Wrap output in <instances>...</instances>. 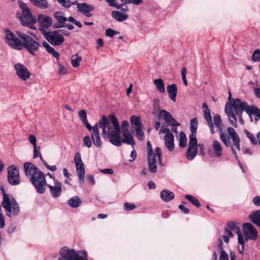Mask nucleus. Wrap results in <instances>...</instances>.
Here are the masks:
<instances>
[{"mask_svg": "<svg viewBox=\"0 0 260 260\" xmlns=\"http://www.w3.org/2000/svg\"><path fill=\"white\" fill-rule=\"evenodd\" d=\"M100 126L102 129V136L104 139H109L113 145L120 147L122 143L131 145L134 147L135 142L129 131L122 132L123 138L121 139L120 125L117 118L113 115L110 116V119L103 116L100 121Z\"/></svg>", "mask_w": 260, "mask_h": 260, "instance_id": "1", "label": "nucleus"}, {"mask_svg": "<svg viewBox=\"0 0 260 260\" xmlns=\"http://www.w3.org/2000/svg\"><path fill=\"white\" fill-rule=\"evenodd\" d=\"M215 125L219 132V138L221 142L227 147H230L231 150L238 160V156L236 149L240 150V138L236 131L231 127L227 128L228 134L223 131V125L221 123V117L219 115H215L213 117Z\"/></svg>", "mask_w": 260, "mask_h": 260, "instance_id": "2", "label": "nucleus"}, {"mask_svg": "<svg viewBox=\"0 0 260 260\" xmlns=\"http://www.w3.org/2000/svg\"><path fill=\"white\" fill-rule=\"evenodd\" d=\"M233 104H227L225 107V112L228 117V119L234 127H238L237 120L236 114L237 116H242V114L245 110L247 114L252 118L251 116L256 109V107L252 105L249 106L247 103L242 102L239 99L233 100Z\"/></svg>", "mask_w": 260, "mask_h": 260, "instance_id": "3", "label": "nucleus"}, {"mask_svg": "<svg viewBox=\"0 0 260 260\" xmlns=\"http://www.w3.org/2000/svg\"><path fill=\"white\" fill-rule=\"evenodd\" d=\"M24 171L37 192L40 194L44 193L45 192L47 184L45 176L42 172L35 165L30 162L24 163Z\"/></svg>", "mask_w": 260, "mask_h": 260, "instance_id": "4", "label": "nucleus"}, {"mask_svg": "<svg viewBox=\"0 0 260 260\" xmlns=\"http://www.w3.org/2000/svg\"><path fill=\"white\" fill-rule=\"evenodd\" d=\"M3 195L2 206L6 210V214L9 217L17 215L19 211V205L13 197L7 194L4 189L2 188Z\"/></svg>", "mask_w": 260, "mask_h": 260, "instance_id": "5", "label": "nucleus"}, {"mask_svg": "<svg viewBox=\"0 0 260 260\" xmlns=\"http://www.w3.org/2000/svg\"><path fill=\"white\" fill-rule=\"evenodd\" d=\"M61 257L58 260H87V253L85 250L76 251L74 249H70L63 247L60 250Z\"/></svg>", "mask_w": 260, "mask_h": 260, "instance_id": "6", "label": "nucleus"}, {"mask_svg": "<svg viewBox=\"0 0 260 260\" xmlns=\"http://www.w3.org/2000/svg\"><path fill=\"white\" fill-rule=\"evenodd\" d=\"M16 34L23 41V46L31 54L35 55V52L38 51L40 47L39 43L28 35L21 31H17Z\"/></svg>", "mask_w": 260, "mask_h": 260, "instance_id": "7", "label": "nucleus"}, {"mask_svg": "<svg viewBox=\"0 0 260 260\" xmlns=\"http://www.w3.org/2000/svg\"><path fill=\"white\" fill-rule=\"evenodd\" d=\"M161 155L162 152L161 149L157 147L154 150V155L148 156L149 170L151 173H154L157 171V161H158L160 165H162Z\"/></svg>", "mask_w": 260, "mask_h": 260, "instance_id": "8", "label": "nucleus"}, {"mask_svg": "<svg viewBox=\"0 0 260 260\" xmlns=\"http://www.w3.org/2000/svg\"><path fill=\"white\" fill-rule=\"evenodd\" d=\"M46 39L53 46H59L64 41V38L60 30H54L46 32Z\"/></svg>", "mask_w": 260, "mask_h": 260, "instance_id": "9", "label": "nucleus"}, {"mask_svg": "<svg viewBox=\"0 0 260 260\" xmlns=\"http://www.w3.org/2000/svg\"><path fill=\"white\" fill-rule=\"evenodd\" d=\"M5 41L11 48L20 50L22 48L23 45L21 41L10 30L7 29L5 31Z\"/></svg>", "mask_w": 260, "mask_h": 260, "instance_id": "10", "label": "nucleus"}, {"mask_svg": "<svg viewBox=\"0 0 260 260\" xmlns=\"http://www.w3.org/2000/svg\"><path fill=\"white\" fill-rule=\"evenodd\" d=\"M8 181L12 185H17L20 183L19 171L14 166H11L8 168Z\"/></svg>", "mask_w": 260, "mask_h": 260, "instance_id": "11", "label": "nucleus"}, {"mask_svg": "<svg viewBox=\"0 0 260 260\" xmlns=\"http://www.w3.org/2000/svg\"><path fill=\"white\" fill-rule=\"evenodd\" d=\"M74 161L79 182L81 183H83L84 179L85 170L81 156L79 152H77L76 153L74 157Z\"/></svg>", "mask_w": 260, "mask_h": 260, "instance_id": "12", "label": "nucleus"}, {"mask_svg": "<svg viewBox=\"0 0 260 260\" xmlns=\"http://www.w3.org/2000/svg\"><path fill=\"white\" fill-rule=\"evenodd\" d=\"M243 234L245 236L244 237L245 242L247 241L248 240H254L257 238V232L254 227L250 223H246L243 224Z\"/></svg>", "mask_w": 260, "mask_h": 260, "instance_id": "13", "label": "nucleus"}, {"mask_svg": "<svg viewBox=\"0 0 260 260\" xmlns=\"http://www.w3.org/2000/svg\"><path fill=\"white\" fill-rule=\"evenodd\" d=\"M16 74L18 77L23 81H26L29 79L31 74L27 68L20 63H17L14 65Z\"/></svg>", "mask_w": 260, "mask_h": 260, "instance_id": "14", "label": "nucleus"}, {"mask_svg": "<svg viewBox=\"0 0 260 260\" xmlns=\"http://www.w3.org/2000/svg\"><path fill=\"white\" fill-rule=\"evenodd\" d=\"M198 151L197 140L189 139V145L186 152V156L188 160L193 159Z\"/></svg>", "mask_w": 260, "mask_h": 260, "instance_id": "15", "label": "nucleus"}, {"mask_svg": "<svg viewBox=\"0 0 260 260\" xmlns=\"http://www.w3.org/2000/svg\"><path fill=\"white\" fill-rule=\"evenodd\" d=\"M22 16L21 17V23L23 25H28L29 23H36V20L32 16L29 8L22 12Z\"/></svg>", "mask_w": 260, "mask_h": 260, "instance_id": "16", "label": "nucleus"}, {"mask_svg": "<svg viewBox=\"0 0 260 260\" xmlns=\"http://www.w3.org/2000/svg\"><path fill=\"white\" fill-rule=\"evenodd\" d=\"M159 117L163 118L168 124L172 126L180 125V124L172 116L171 114L165 110H161L159 111Z\"/></svg>", "mask_w": 260, "mask_h": 260, "instance_id": "17", "label": "nucleus"}, {"mask_svg": "<svg viewBox=\"0 0 260 260\" xmlns=\"http://www.w3.org/2000/svg\"><path fill=\"white\" fill-rule=\"evenodd\" d=\"M77 9L78 11L82 13L86 17H90L92 16V14L90 12L94 10V7L92 5L83 3L77 4Z\"/></svg>", "mask_w": 260, "mask_h": 260, "instance_id": "18", "label": "nucleus"}, {"mask_svg": "<svg viewBox=\"0 0 260 260\" xmlns=\"http://www.w3.org/2000/svg\"><path fill=\"white\" fill-rule=\"evenodd\" d=\"M54 185L47 184L50 189L51 196L53 198H57L61 194L62 184L56 179H54Z\"/></svg>", "mask_w": 260, "mask_h": 260, "instance_id": "19", "label": "nucleus"}, {"mask_svg": "<svg viewBox=\"0 0 260 260\" xmlns=\"http://www.w3.org/2000/svg\"><path fill=\"white\" fill-rule=\"evenodd\" d=\"M38 22L42 28H47L52 24V18L44 14H40L38 17Z\"/></svg>", "mask_w": 260, "mask_h": 260, "instance_id": "20", "label": "nucleus"}, {"mask_svg": "<svg viewBox=\"0 0 260 260\" xmlns=\"http://www.w3.org/2000/svg\"><path fill=\"white\" fill-rule=\"evenodd\" d=\"M212 149L215 157L220 158L223 155V148L220 143L216 140L212 141Z\"/></svg>", "mask_w": 260, "mask_h": 260, "instance_id": "21", "label": "nucleus"}, {"mask_svg": "<svg viewBox=\"0 0 260 260\" xmlns=\"http://www.w3.org/2000/svg\"><path fill=\"white\" fill-rule=\"evenodd\" d=\"M165 144L166 148L172 151L174 149V137L172 132H168L165 137Z\"/></svg>", "mask_w": 260, "mask_h": 260, "instance_id": "22", "label": "nucleus"}, {"mask_svg": "<svg viewBox=\"0 0 260 260\" xmlns=\"http://www.w3.org/2000/svg\"><path fill=\"white\" fill-rule=\"evenodd\" d=\"M54 16L57 20V22L55 24V28H61L65 27V22L68 19L64 17L62 13L60 12H56L54 14Z\"/></svg>", "mask_w": 260, "mask_h": 260, "instance_id": "23", "label": "nucleus"}, {"mask_svg": "<svg viewBox=\"0 0 260 260\" xmlns=\"http://www.w3.org/2000/svg\"><path fill=\"white\" fill-rule=\"evenodd\" d=\"M198 126V121L197 118H193L190 120L189 139L197 140L196 138L197 129Z\"/></svg>", "mask_w": 260, "mask_h": 260, "instance_id": "24", "label": "nucleus"}, {"mask_svg": "<svg viewBox=\"0 0 260 260\" xmlns=\"http://www.w3.org/2000/svg\"><path fill=\"white\" fill-rule=\"evenodd\" d=\"M167 90L171 100L174 102H176L178 92L177 85L175 84L168 85L167 87Z\"/></svg>", "mask_w": 260, "mask_h": 260, "instance_id": "25", "label": "nucleus"}, {"mask_svg": "<svg viewBox=\"0 0 260 260\" xmlns=\"http://www.w3.org/2000/svg\"><path fill=\"white\" fill-rule=\"evenodd\" d=\"M112 17L119 22H122L127 20L128 15L119 11H114L111 13Z\"/></svg>", "mask_w": 260, "mask_h": 260, "instance_id": "26", "label": "nucleus"}, {"mask_svg": "<svg viewBox=\"0 0 260 260\" xmlns=\"http://www.w3.org/2000/svg\"><path fill=\"white\" fill-rule=\"evenodd\" d=\"M204 115L206 120H207L211 133L213 134L215 133L214 130V125L212 121V117L210 114V111L208 107H206V109H204Z\"/></svg>", "mask_w": 260, "mask_h": 260, "instance_id": "27", "label": "nucleus"}, {"mask_svg": "<svg viewBox=\"0 0 260 260\" xmlns=\"http://www.w3.org/2000/svg\"><path fill=\"white\" fill-rule=\"evenodd\" d=\"M161 199L165 202H169L174 198V193L168 189H164L160 192Z\"/></svg>", "mask_w": 260, "mask_h": 260, "instance_id": "28", "label": "nucleus"}, {"mask_svg": "<svg viewBox=\"0 0 260 260\" xmlns=\"http://www.w3.org/2000/svg\"><path fill=\"white\" fill-rule=\"evenodd\" d=\"M91 137L93 145L97 148L102 146V142L100 137V133H91Z\"/></svg>", "mask_w": 260, "mask_h": 260, "instance_id": "29", "label": "nucleus"}, {"mask_svg": "<svg viewBox=\"0 0 260 260\" xmlns=\"http://www.w3.org/2000/svg\"><path fill=\"white\" fill-rule=\"evenodd\" d=\"M224 229H227L228 231H231L232 233H233V232H236L238 235V239L239 238V236H240V235L241 236H243L239 228L234 222H228L226 228H225Z\"/></svg>", "mask_w": 260, "mask_h": 260, "instance_id": "30", "label": "nucleus"}, {"mask_svg": "<svg viewBox=\"0 0 260 260\" xmlns=\"http://www.w3.org/2000/svg\"><path fill=\"white\" fill-rule=\"evenodd\" d=\"M82 201L78 196H74L68 200V203L72 208H78L81 204Z\"/></svg>", "mask_w": 260, "mask_h": 260, "instance_id": "31", "label": "nucleus"}, {"mask_svg": "<svg viewBox=\"0 0 260 260\" xmlns=\"http://www.w3.org/2000/svg\"><path fill=\"white\" fill-rule=\"evenodd\" d=\"M43 46L49 54H51L53 57L56 58L57 59H58L59 57V53L56 51L53 47L50 46V45L47 42H43Z\"/></svg>", "mask_w": 260, "mask_h": 260, "instance_id": "32", "label": "nucleus"}, {"mask_svg": "<svg viewBox=\"0 0 260 260\" xmlns=\"http://www.w3.org/2000/svg\"><path fill=\"white\" fill-rule=\"evenodd\" d=\"M30 2L35 6L45 9L48 7V3L47 0H29Z\"/></svg>", "mask_w": 260, "mask_h": 260, "instance_id": "33", "label": "nucleus"}, {"mask_svg": "<svg viewBox=\"0 0 260 260\" xmlns=\"http://www.w3.org/2000/svg\"><path fill=\"white\" fill-rule=\"evenodd\" d=\"M249 217L253 223L260 226V210L252 213L249 215Z\"/></svg>", "mask_w": 260, "mask_h": 260, "instance_id": "34", "label": "nucleus"}, {"mask_svg": "<svg viewBox=\"0 0 260 260\" xmlns=\"http://www.w3.org/2000/svg\"><path fill=\"white\" fill-rule=\"evenodd\" d=\"M218 247L219 249H221L219 260H229L228 254L224 250L222 249V241L221 238H219L218 239Z\"/></svg>", "mask_w": 260, "mask_h": 260, "instance_id": "35", "label": "nucleus"}, {"mask_svg": "<svg viewBox=\"0 0 260 260\" xmlns=\"http://www.w3.org/2000/svg\"><path fill=\"white\" fill-rule=\"evenodd\" d=\"M153 83L156 87L158 91L161 93H165V84L162 79H157L153 81Z\"/></svg>", "mask_w": 260, "mask_h": 260, "instance_id": "36", "label": "nucleus"}, {"mask_svg": "<svg viewBox=\"0 0 260 260\" xmlns=\"http://www.w3.org/2000/svg\"><path fill=\"white\" fill-rule=\"evenodd\" d=\"M130 121L132 126L135 128L138 127H142V123L140 121V117L133 115L131 117Z\"/></svg>", "mask_w": 260, "mask_h": 260, "instance_id": "37", "label": "nucleus"}, {"mask_svg": "<svg viewBox=\"0 0 260 260\" xmlns=\"http://www.w3.org/2000/svg\"><path fill=\"white\" fill-rule=\"evenodd\" d=\"M82 60V57L79 56L78 54L73 55L71 57V64L73 67H78L80 64V62Z\"/></svg>", "mask_w": 260, "mask_h": 260, "instance_id": "38", "label": "nucleus"}, {"mask_svg": "<svg viewBox=\"0 0 260 260\" xmlns=\"http://www.w3.org/2000/svg\"><path fill=\"white\" fill-rule=\"evenodd\" d=\"M233 234L231 231H228L227 229H224L223 234L219 238H221L226 243L229 242V239L233 237Z\"/></svg>", "mask_w": 260, "mask_h": 260, "instance_id": "39", "label": "nucleus"}, {"mask_svg": "<svg viewBox=\"0 0 260 260\" xmlns=\"http://www.w3.org/2000/svg\"><path fill=\"white\" fill-rule=\"evenodd\" d=\"M185 198L197 207L201 206V204L197 198L190 194H186L185 195Z\"/></svg>", "mask_w": 260, "mask_h": 260, "instance_id": "40", "label": "nucleus"}, {"mask_svg": "<svg viewBox=\"0 0 260 260\" xmlns=\"http://www.w3.org/2000/svg\"><path fill=\"white\" fill-rule=\"evenodd\" d=\"M187 145V138L186 135L183 132H181L179 137V146L181 147H185Z\"/></svg>", "mask_w": 260, "mask_h": 260, "instance_id": "41", "label": "nucleus"}, {"mask_svg": "<svg viewBox=\"0 0 260 260\" xmlns=\"http://www.w3.org/2000/svg\"><path fill=\"white\" fill-rule=\"evenodd\" d=\"M101 119L99 120L98 123H95L94 125L93 126H91L90 124L88 123L85 126L87 129L90 131L91 133H99V131L98 130V126H99L100 128H101L100 126V121Z\"/></svg>", "mask_w": 260, "mask_h": 260, "instance_id": "42", "label": "nucleus"}, {"mask_svg": "<svg viewBox=\"0 0 260 260\" xmlns=\"http://www.w3.org/2000/svg\"><path fill=\"white\" fill-rule=\"evenodd\" d=\"M79 117L82 122L85 125V126L88 123L87 119V115L86 111L84 110H80L79 112Z\"/></svg>", "mask_w": 260, "mask_h": 260, "instance_id": "43", "label": "nucleus"}, {"mask_svg": "<svg viewBox=\"0 0 260 260\" xmlns=\"http://www.w3.org/2000/svg\"><path fill=\"white\" fill-rule=\"evenodd\" d=\"M244 133L246 135L247 137L248 138L251 143L252 145H256L257 144V141L252 134H251L250 132H248L246 129L244 130Z\"/></svg>", "mask_w": 260, "mask_h": 260, "instance_id": "44", "label": "nucleus"}, {"mask_svg": "<svg viewBox=\"0 0 260 260\" xmlns=\"http://www.w3.org/2000/svg\"><path fill=\"white\" fill-rule=\"evenodd\" d=\"M238 243L241 245V248H238L239 252L240 253L242 254L243 252V250L244 249V246H245V240L244 238V236H239V238L238 239Z\"/></svg>", "mask_w": 260, "mask_h": 260, "instance_id": "45", "label": "nucleus"}, {"mask_svg": "<svg viewBox=\"0 0 260 260\" xmlns=\"http://www.w3.org/2000/svg\"><path fill=\"white\" fill-rule=\"evenodd\" d=\"M92 140H91L90 137L86 136L83 139V146L89 148L92 146Z\"/></svg>", "mask_w": 260, "mask_h": 260, "instance_id": "46", "label": "nucleus"}, {"mask_svg": "<svg viewBox=\"0 0 260 260\" xmlns=\"http://www.w3.org/2000/svg\"><path fill=\"white\" fill-rule=\"evenodd\" d=\"M121 4L124 5L132 4L135 5H139L143 3V0H120Z\"/></svg>", "mask_w": 260, "mask_h": 260, "instance_id": "47", "label": "nucleus"}, {"mask_svg": "<svg viewBox=\"0 0 260 260\" xmlns=\"http://www.w3.org/2000/svg\"><path fill=\"white\" fill-rule=\"evenodd\" d=\"M116 1L117 0H105L110 6L115 7L116 9H120L123 5V4H119Z\"/></svg>", "mask_w": 260, "mask_h": 260, "instance_id": "48", "label": "nucleus"}, {"mask_svg": "<svg viewBox=\"0 0 260 260\" xmlns=\"http://www.w3.org/2000/svg\"><path fill=\"white\" fill-rule=\"evenodd\" d=\"M137 137L138 139L142 140L144 138V132L143 131L142 127H138L135 128Z\"/></svg>", "mask_w": 260, "mask_h": 260, "instance_id": "49", "label": "nucleus"}, {"mask_svg": "<svg viewBox=\"0 0 260 260\" xmlns=\"http://www.w3.org/2000/svg\"><path fill=\"white\" fill-rule=\"evenodd\" d=\"M252 60L255 62L260 61V51L259 49L255 50L252 55Z\"/></svg>", "mask_w": 260, "mask_h": 260, "instance_id": "50", "label": "nucleus"}, {"mask_svg": "<svg viewBox=\"0 0 260 260\" xmlns=\"http://www.w3.org/2000/svg\"><path fill=\"white\" fill-rule=\"evenodd\" d=\"M40 146H34V158H36L37 157H40V159L42 160V156L40 151Z\"/></svg>", "mask_w": 260, "mask_h": 260, "instance_id": "51", "label": "nucleus"}, {"mask_svg": "<svg viewBox=\"0 0 260 260\" xmlns=\"http://www.w3.org/2000/svg\"><path fill=\"white\" fill-rule=\"evenodd\" d=\"M118 31H115L112 28H108L106 30L105 34L107 37L112 38L114 36L118 34Z\"/></svg>", "mask_w": 260, "mask_h": 260, "instance_id": "52", "label": "nucleus"}, {"mask_svg": "<svg viewBox=\"0 0 260 260\" xmlns=\"http://www.w3.org/2000/svg\"><path fill=\"white\" fill-rule=\"evenodd\" d=\"M124 209L126 211H132L136 208V205L133 203L126 202L124 204Z\"/></svg>", "mask_w": 260, "mask_h": 260, "instance_id": "53", "label": "nucleus"}, {"mask_svg": "<svg viewBox=\"0 0 260 260\" xmlns=\"http://www.w3.org/2000/svg\"><path fill=\"white\" fill-rule=\"evenodd\" d=\"M57 1L62 6L66 8H70L72 6V4L69 0H57Z\"/></svg>", "mask_w": 260, "mask_h": 260, "instance_id": "54", "label": "nucleus"}, {"mask_svg": "<svg viewBox=\"0 0 260 260\" xmlns=\"http://www.w3.org/2000/svg\"><path fill=\"white\" fill-rule=\"evenodd\" d=\"M147 150L148 156L154 155V153L153 152V149L151 146V144L150 141L147 142Z\"/></svg>", "mask_w": 260, "mask_h": 260, "instance_id": "55", "label": "nucleus"}, {"mask_svg": "<svg viewBox=\"0 0 260 260\" xmlns=\"http://www.w3.org/2000/svg\"><path fill=\"white\" fill-rule=\"evenodd\" d=\"M28 140L29 142L33 145V146H37V139L34 135H29L28 136Z\"/></svg>", "mask_w": 260, "mask_h": 260, "instance_id": "56", "label": "nucleus"}, {"mask_svg": "<svg viewBox=\"0 0 260 260\" xmlns=\"http://www.w3.org/2000/svg\"><path fill=\"white\" fill-rule=\"evenodd\" d=\"M58 73L61 75H65L67 73V69L60 63L58 64Z\"/></svg>", "mask_w": 260, "mask_h": 260, "instance_id": "57", "label": "nucleus"}, {"mask_svg": "<svg viewBox=\"0 0 260 260\" xmlns=\"http://www.w3.org/2000/svg\"><path fill=\"white\" fill-rule=\"evenodd\" d=\"M129 126V123L127 120H124L121 123V128L122 130V132L123 131H128V127Z\"/></svg>", "mask_w": 260, "mask_h": 260, "instance_id": "58", "label": "nucleus"}, {"mask_svg": "<svg viewBox=\"0 0 260 260\" xmlns=\"http://www.w3.org/2000/svg\"><path fill=\"white\" fill-rule=\"evenodd\" d=\"M253 115L255 116V120L256 121H257L259 119H260V110L257 108H256V109L254 111V113H253Z\"/></svg>", "mask_w": 260, "mask_h": 260, "instance_id": "59", "label": "nucleus"}, {"mask_svg": "<svg viewBox=\"0 0 260 260\" xmlns=\"http://www.w3.org/2000/svg\"><path fill=\"white\" fill-rule=\"evenodd\" d=\"M100 171L103 173L106 174H113V171L111 169H101Z\"/></svg>", "mask_w": 260, "mask_h": 260, "instance_id": "60", "label": "nucleus"}, {"mask_svg": "<svg viewBox=\"0 0 260 260\" xmlns=\"http://www.w3.org/2000/svg\"><path fill=\"white\" fill-rule=\"evenodd\" d=\"M253 204L257 206H260V196H256L253 199Z\"/></svg>", "mask_w": 260, "mask_h": 260, "instance_id": "61", "label": "nucleus"}, {"mask_svg": "<svg viewBox=\"0 0 260 260\" xmlns=\"http://www.w3.org/2000/svg\"><path fill=\"white\" fill-rule=\"evenodd\" d=\"M19 6L21 9L22 12L28 8L26 4L22 2H19Z\"/></svg>", "mask_w": 260, "mask_h": 260, "instance_id": "62", "label": "nucleus"}, {"mask_svg": "<svg viewBox=\"0 0 260 260\" xmlns=\"http://www.w3.org/2000/svg\"><path fill=\"white\" fill-rule=\"evenodd\" d=\"M179 208L185 214H187L189 213V209L182 205H179Z\"/></svg>", "mask_w": 260, "mask_h": 260, "instance_id": "63", "label": "nucleus"}, {"mask_svg": "<svg viewBox=\"0 0 260 260\" xmlns=\"http://www.w3.org/2000/svg\"><path fill=\"white\" fill-rule=\"evenodd\" d=\"M253 93L255 96L260 99V88H255L253 89Z\"/></svg>", "mask_w": 260, "mask_h": 260, "instance_id": "64", "label": "nucleus"}]
</instances>
